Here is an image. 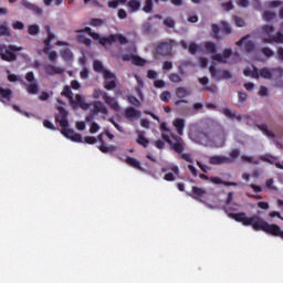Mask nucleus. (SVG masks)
<instances>
[{"label":"nucleus","mask_w":283,"mask_h":283,"mask_svg":"<svg viewBox=\"0 0 283 283\" xmlns=\"http://www.w3.org/2000/svg\"><path fill=\"white\" fill-rule=\"evenodd\" d=\"M83 32H86V34L93 38L94 41H98L99 45H103V48H105L106 45H112L116 42H118L120 45H127V43H129V40H127L123 34H111L108 36H101V34L93 32L92 28L90 27L75 30V34H83Z\"/></svg>","instance_id":"nucleus-2"},{"label":"nucleus","mask_w":283,"mask_h":283,"mask_svg":"<svg viewBox=\"0 0 283 283\" xmlns=\"http://www.w3.org/2000/svg\"><path fill=\"white\" fill-rule=\"evenodd\" d=\"M247 93L238 92V101L239 103H247Z\"/></svg>","instance_id":"nucleus-63"},{"label":"nucleus","mask_w":283,"mask_h":283,"mask_svg":"<svg viewBox=\"0 0 283 283\" xmlns=\"http://www.w3.org/2000/svg\"><path fill=\"white\" fill-rule=\"evenodd\" d=\"M255 50V44L251 41L247 42L244 45V51L245 52H253Z\"/></svg>","instance_id":"nucleus-59"},{"label":"nucleus","mask_w":283,"mask_h":283,"mask_svg":"<svg viewBox=\"0 0 283 283\" xmlns=\"http://www.w3.org/2000/svg\"><path fill=\"white\" fill-rule=\"evenodd\" d=\"M163 23L166 28H170V29L176 28V20L174 18L168 17L164 19Z\"/></svg>","instance_id":"nucleus-46"},{"label":"nucleus","mask_w":283,"mask_h":283,"mask_svg":"<svg viewBox=\"0 0 283 283\" xmlns=\"http://www.w3.org/2000/svg\"><path fill=\"white\" fill-rule=\"evenodd\" d=\"M143 10L146 12V14L151 13V11L154 10V2L151 0H146Z\"/></svg>","instance_id":"nucleus-47"},{"label":"nucleus","mask_w":283,"mask_h":283,"mask_svg":"<svg viewBox=\"0 0 283 283\" xmlns=\"http://www.w3.org/2000/svg\"><path fill=\"white\" fill-rule=\"evenodd\" d=\"M222 114H224L227 118H235V120H242V115H235V113L231 112L229 108H223Z\"/></svg>","instance_id":"nucleus-31"},{"label":"nucleus","mask_w":283,"mask_h":283,"mask_svg":"<svg viewBox=\"0 0 283 283\" xmlns=\"http://www.w3.org/2000/svg\"><path fill=\"white\" fill-rule=\"evenodd\" d=\"M169 81L171 83H182V77H180V75H178L177 73H170Z\"/></svg>","instance_id":"nucleus-49"},{"label":"nucleus","mask_w":283,"mask_h":283,"mask_svg":"<svg viewBox=\"0 0 283 283\" xmlns=\"http://www.w3.org/2000/svg\"><path fill=\"white\" fill-rule=\"evenodd\" d=\"M209 165L220 166V165H233V160L223 155H213L208 158Z\"/></svg>","instance_id":"nucleus-11"},{"label":"nucleus","mask_w":283,"mask_h":283,"mask_svg":"<svg viewBox=\"0 0 283 283\" xmlns=\"http://www.w3.org/2000/svg\"><path fill=\"white\" fill-rule=\"evenodd\" d=\"M125 163L127 165H129V167H133V169H138L139 171H145V169L143 168V166L140 165V161H138L136 158L134 157H127Z\"/></svg>","instance_id":"nucleus-25"},{"label":"nucleus","mask_w":283,"mask_h":283,"mask_svg":"<svg viewBox=\"0 0 283 283\" xmlns=\"http://www.w3.org/2000/svg\"><path fill=\"white\" fill-rule=\"evenodd\" d=\"M231 54H233L231 49H224L222 54L214 53V55H212V61H217L218 63H227V59H231Z\"/></svg>","instance_id":"nucleus-16"},{"label":"nucleus","mask_w":283,"mask_h":283,"mask_svg":"<svg viewBox=\"0 0 283 283\" xmlns=\"http://www.w3.org/2000/svg\"><path fill=\"white\" fill-rule=\"evenodd\" d=\"M127 6L130 9V12H138V10H140V1L138 0H130Z\"/></svg>","instance_id":"nucleus-32"},{"label":"nucleus","mask_w":283,"mask_h":283,"mask_svg":"<svg viewBox=\"0 0 283 283\" xmlns=\"http://www.w3.org/2000/svg\"><path fill=\"white\" fill-rule=\"evenodd\" d=\"M60 115H55L56 123H60V127H62L61 134L65 136V138H70L73 143H83V136L81 134L74 132V129L70 128V122L67 120V111L63 108V106H57Z\"/></svg>","instance_id":"nucleus-3"},{"label":"nucleus","mask_w":283,"mask_h":283,"mask_svg":"<svg viewBox=\"0 0 283 283\" xmlns=\"http://www.w3.org/2000/svg\"><path fill=\"white\" fill-rule=\"evenodd\" d=\"M104 102L114 112H120V105H118V101H116V98H114V97H112V96L106 94V95H104Z\"/></svg>","instance_id":"nucleus-18"},{"label":"nucleus","mask_w":283,"mask_h":283,"mask_svg":"<svg viewBox=\"0 0 283 283\" xmlns=\"http://www.w3.org/2000/svg\"><path fill=\"white\" fill-rule=\"evenodd\" d=\"M23 46H17L9 44L8 46L0 44V59L7 61V63H12L17 61V52H22Z\"/></svg>","instance_id":"nucleus-6"},{"label":"nucleus","mask_w":283,"mask_h":283,"mask_svg":"<svg viewBox=\"0 0 283 283\" xmlns=\"http://www.w3.org/2000/svg\"><path fill=\"white\" fill-rule=\"evenodd\" d=\"M105 136H107V138L109 140H114V134L109 133V130H105L104 133H101L97 136L98 143H101V145L98 146V149H99V151H102V154H114V151H116V146L106 145L105 139H104Z\"/></svg>","instance_id":"nucleus-8"},{"label":"nucleus","mask_w":283,"mask_h":283,"mask_svg":"<svg viewBox=\"0 0 283 283\" xmlns=\"http://www.w3.org/2000/svg\"><path fill=\"white\" fill-rule=\"evenodd\" d=\"M191 138L199 145H211V125L207 126L203 130L192 133Z\"/></svg>","instance_id":"nucleus-7"},{"label":"nucleus","mask_w":283,"mask_h":283,"mask_svg":"<svg viewBox=\"0 0 283 283\" xmlns=\"http://www.w3.org/2000/svg\"><path fill=\"white\" fill-rule=\"evenodd\" d=\"M240 157V149L234 148L230 151L229 159L232 160V163H235V159Z\"/></svg>","instance_id":"nucleus-51"},{"label":"nucleus","mask_w":283,"mask_h":283,"mask_svg":"<svg viewBox=\"0 0 283 283\" xmlns=\"http://www.w3.org/2000/svg\"><path fill=\"white\" fill-rule=\"evenodd\" d=\"M93 70L94 72H102L103 74H105V67L103 66V62L95 60L93 62Z\"/></svg>","instance_id":"nucleus-35"},{"label":"nucleus","mask_w":283,"mask_h":283,"mask_svg":"<svg viewBox=\"0 0 283 283\" xmlns=\"http://www.w3.org/2000/svg\"><path fill=\"white\" fill-rule=\"evenodd\" d=\"M92 112L94 115H98V114L107 115L108 114L107 107L104 106L103 102H101V101L94 102Z\"/></svg>","instance_id":"nucleus-21"},{"label":"nucleus","mask_w":283,"mask_h":283,"mask_svg":"<svg viewBox=\"0 0 283 283\" xmlns=\"http://www.w3.org/2000/svg\"><path fill=\"white\" fill-rule=\"evenodd\" d=\"M105 95H107V93L105 91H101V90H95L93 93V97L94 98H98L99 96L103 97V99H105Z\"/></svg>","instance_id":"nucleus-57"},{"label":"nucleus","mask_w":283,"mask_h":283,"mask_svg":"<svg viewBox=\"0 0 283 283\" xmlns=\"http://www.w3.org/2000/svg\"><path fill=\"white\" fill-rule=\"evenodd\" d=\"M275 17H277V14H275V12L273 11H264L263 12V21H273V19H275Z\"/></svg>","instance_id":"nucleus-43"},{"label":"nucleus","mask_w":283,"mask_h":283,"mask_svg":"<svg viewBox=\"0 0 283 283\" xmlns=\"http://www.w3.org/2000/svg\"><path fill=\"white\" fill-rule=\"evenodd\" d=\"M13 30H25V24L21 21H15L12 23Z\"/></svg>","instance_id":"nucleus-55"},{"label":"nucleus","mask_w":283,"mask_h":283,"mask_svg":"<svg viewBox=\"0 0 283 283\" xmlns=\"http://www.w3.org/2000/svg\"><path fill=\"white\" fill-rule=\"evenodd\" d=\"M221 32L222 34L229 35L233 32L231 25L227 23V21H221Z\"/></svg>","instance_id":"nucleus-37"},{"label":"nucleus","mask_w":283,"mask_h":283,"mask_svg":"<svg viewBox=\"0 0 283 283\" xmlns=\"http://www.w3.org/2000/svg\"><path fill=\"white\" fill-rule=\"evenodd\" d=\"M133 65H138L139 67H143L145 65V63H147L145 61V59L138 56V55H133Z\"/></svg>","instance_id":"nucleus-42"},{"label":"nucleus","mask_w":283,"mask_h":283,"mask_svg":"<svg viewBox=\"0 0 283 283\" xmlns=\"http://www.w3.org/2000/svg\"><path fill=\"white\" fill-rule=\"evenodd\" d=\"M159 129L161 132V139L169 145V147L176 153L181 156L182 160H186V163H193V159L191 158V154L184 153L185 151V139L182 137L174 134L172 130L167 126V123H161L159 126Z\"/></svg>","instance_id":"nucleus-1"},{"label":"nucleus","mask_w":283,"mask_h":283,"mask_svg":"<svg viewBox=\"0 0 283 283\" xmlns=\"http://www.w3.org/2000/svg\"><path fill=\"white\" fill-rule=\"evenodd\" d=\"M174 50L171 41H165L158 44L156 52L159 56H169Z\"/></svg>","instance_id":"nucleus-13"},{"label":"nucleus","mask_w":283,"mask_h":283,"mask_svg":"<svg viewBox=\"0 0 283 283\" xmlns=\"http://www.w3.org/2000/svg\"><path fill=\"white\" fill-rule=\"evenodd\" d=\"M262 30V41L263 43H283V33L282 32H276L275 35H273V32H275V27L271 24H264L261 27Z\"/></svg>","instance_id":"nucleus-5"},{"label":"nucleus","mask_w":283,"mask_h":283,"mask_svg":"<svg viewBox=\"0 0 283 283\" xmlns=\"http://www.w3.org/2000/svg\"><path fill=\"white\" fill-rule=\"evenodd\" d=\"M234 23L238 28H244V25H247V23L244 22V19L240 17H234Z\"/></svg>","instance_id":"nucleus-56"},{"label":"nucleus","mask_w":283,"mask_h":283,"mask_svg":"<svg viewBox=\"0 0 283 283\" xmlns=\"http://www.w3.org/2000/svg\"><path fill=\"white\" fill-rule=\"evenodd\" d=\"M261 52L266 59H271V56L275 55V52H273V50H271V48L268 46L262 48Z\"/></svg>","instance_id":"nucleus-48"},{"label":"nucleus","mask_w":283,"mask_h":283,"mask_svg":"<svg viewBox=\"0 0 283 283\" xmlns=\"http://www.w3.org/2000/svg\"><path fill=\"white\" fill-rule=\"evenodd\" d=\"M205 48H206V52H208L209 54H216L218 50L216 46V43L213 42H206Z\"/></svg>","instance_id":"nucleus-39"},{"label":"nucleus","mask_w":283,"mask_h":283,"mask_svg":"<svg viewBox=\"0 0 283 283\" xmlns=\"http://www.w3.org/2000/svg\"><path fill=\"white\" fill-rule=\"evenodd\" d=\"M43 126H44L46 129H51V130L56 129V127H54V124H52V122H50V120H48V119H44V120H43Z\"/></svg>","instance_id":"nucleus-62"},{"label":"nucleus","mask_w":283,"mask_h":283,"mask_svg":"<svg viewBox=\"0 0 283 283\" xmlns=\"http://www.w3.org/2000/svg\"><path fill=\"white\" fill-rule=\"evenodd\" d=\"M61 56L64 61H72L73 54L70 49H64L61 51Z\"/></svg>","instance_id":"nucleus-40"},{"label":"nucleus","mask_w":283,"mask_h":283,"mask_svg":"<svg viewBox=\"0 0 283 283\" xmlns=\"http://www.w3.org/2000/svg\"><path fill=\"white\" fill-rule=\"evenodd\" d=\"M227 143V130L220 124L210 125V145L214 147H224Z\"/></svg>","instance_id":"nucleus-4"},{"label":"nucleus","mask_w":283,"mask_h":283,"mask_svg":"<svg viewBox=\"0 0 283 283\" xmlns=\"http://www.w3.org/2000/svg\"><path fill=\"white\" fill-rule=\"evenodd\" d=\"M211 28H212V32L214 34V39L217 41H222V39H224V36H222L220 34V27L218 24H212Z\"/></svg>","instance_id":"nucleus-38"},{"label":"nucleus","mask_w":283,"mask_h":283,"mask_svg":"<svg viewBox=\"0 0 283 283\" xmlns=\"http://www.w3.org/2000/svg\"><path fill=\"white\" fill-rule=\"evenodd\" d=\"M221 8H223V10H224L226 12H229V11L233 10V2H231V1H229V2H223V3L221 4Z\"/></svg>","instance_id":"nucleus-58"},{"label":"nucleus","mask_w":283,"mask_h":283,"mask_svg":"<svg viewBox=\"0 0 283 283\" xmlns=\"http://www.w3.org/2000/svg\"><path fill=\"white\" fill-rule=\"evenodd\" d=\"M188 52H190L191 54H196V52H198V44L196 43H190L188 45Z\"/></svg>","instance_id":"nucleus-60"},{"label":"nucleus","mask_w":283,"mask_h":283,"mask_svg":"<svg viewBox=\"0 0 283 283\" xmlns=\"http://www.w3.org/2000/svg\"><path fill=\"white\" fill-rule=\"evenodd\" d=\"M98 129H101V126H98V125L96 124V122H93V123L91 124L90 133H91V134H96V133L98 132Z\"/></svg>","instance_id":"nucleus-61"},{"label":"nucleus","mask_w":283,"mask_h":283,"mask_svg":"<svg viewBox=\"0 0 283 283\" xmlns=\"http://www.w3.org/2000/svg\"><path fill=\"white\" fill-rule=\"evenodd\" d=\"M77 41H80V43H83L87 48H90V45H92V40L90 38H85V35H78Z\"/></svg>","instance_id":"nucleus-50"},{"label":"nucleus","mask_w":283,"mask_h":283,"mask_svg":"<svg viewBox=\"0 0 283 283\" xmlns=\"http://www.w3.org/2000/svg\"><path fill=\"white\" fill-rule=\"evenodd\" d=\"M21 6H23V8L27 10H31V12H34V14H43V9L34 3L29 2L28 0H22Z\"/></svg>","instance_id":"nucleus-19"},{"label":"nucleus","mask_w":283,"mask_h":283,"mask_svg":"<svg viewBox=\"0 0 283 283\" xmlns=\"http://www.w3.org/2000/svg\"><path fill=\"white\" fill-rule=\"evenodd\" d=\"M125 116L126 118H128V120H134V118H140V111L134 107H128L125 109Z\"/></svg>","instance_id":"nucleus-24"},{"label":"nucleus","mask_w":283,"mask_h":283,"mask_svg":"<svg viewBox=\"0 0 283 283\" xmlns=\"http://www.w3.org/2000/svg\"><path fill=\"white\" fill-rule=\"evenodd\" d=\"M12 90L0 86V103L3 105H10V103H12Z\"/></svg>","instance_id":"nucleus-15"},{"label":"nucleus","mask_w":283,"mask_h":283,"mask_svg":"<svg viewBox=\"0 0 283 283\" xmlns=\"http://www.w3.org/2000/svg\"><path fill=\"white\" fill-rule=\"evenodd\" d=\"M206 193H207V189L200 188L198 186H193L192 191L188 192V196L193 200H198V202H205L202 198H205Z\"/></svg>","instance_id":"nucleus-14"},{"label":"nucleus","mask_w":283,"mask_h":283,"mask_svg":"<svg viewBox=\"0 0 283 283\" xmlns=\"http://www.w3.org/2000/svg\"><path fill=\"white\" fill-rule=\"evenodd\" d=\"M84 143H86L87 145H96V143H98V138L86 136L84 137Z\"/></svg>","instance_id":"nucleus-54"},{"label":"nucleus","mask_w":283,"mask_h":283,"mask_svg":"<svg viewBox=\"0 0 283 283\" xmlns=\"http://www.w3.org/2000/svg\"><path fill=\"white\" fill-rule=\"evenodd\" d=\"M136 143L142 145V147H147L149 145V139L145 137V132L138 130L137 132V139Z\"/></svg>","instance_id":"nucleus-27"},{"label":"nucleus","mask_w":283,"mask_h":283,"mask_svg":"<svg viewBox=\"0 0 283 283\" xmlns=\"http://www.w3.org/2000/svg\"><path fill=\"white\" fill-rule=\"evenodd\" d=\"M210 182H212V185H224V187H238L237 182L224 181L220 177H210Z\"/></svg>","instance_id":"nucleus-23"},{"label":"nucleus","mask_w":283,"mask_h":283,"mask_svg":"<svg viewBox=\"0 0 283 283\" xmlns=\"http://www.w3.org/2000/svg\"><path fill=\"white\" fill-rule=\"evenodd\" d=\"M128 102H129L130 105H133L134 107H140V101H138L137 97L134 96V95L128 96Z\"/></svg>","instance_id":"nucleus-53"},{"label":"nucleus","mask_w":283,"mask_h":283,"mask_svg":"<svg viewBox=\"0 0 283 283\" xmlns=\"http://www.w3.org/2000/svg\"><path fill=\"white\" fill-rule=\"evenodd\" d=\"M209 72L214 81H229V78H233L231 72L227 70H217L216 66H209Z\"/></svg>","instance_id":"nucleus-9"},{"label":"nucleus","mask_w":283,"mask_h":283,"mask_svg":"<svg viewBox=\"0 0 283 283\" xmlns=\"http://www.w3.org/2000/svg\"><path fill=\"white\" fill-rule=\"evenodd\" d=\"M25 80L28 81V83H34L35 78H34V72H28L25 74Z\"/></svg>","instance_id":"nucleus-64"},{"label":"nucleus","mask_w":283,"mask_h":283,"mask_svg":"<svg viewBox=\"0 0 283 283\" xmlns=\"http://www.w3.org/2000/svg\"><path fill=\"white\" fill-rule=\"evenodd\" d=\"M43 52L49 56V61H51V63L56 61V53L55 51H50V46H44Z\"/></svg>","instance_id":"nucleus-34"},{"label":"nucleus","mask_w":283,"mask_h":283,"mask_svg":"<svg viewBox=\"0 0 283 283\" xmlns=\"http://www.w3.org/2000/svg\"><path fill=\"white\" fill-rule=\"evenodd\" d=\"M39 32H40L39 25L31 24L28 27V34H30L31 36H36Z\"/></svg>","instance_id":"nucleus-44"},{"label":"nucleus","mask_w":283,"mask_h":283,"mask_svg":"<svg viewBox=\"0 0 283 283\" xmlns=\"http://www.w3.org/2000/svg\"><path fill=\"white\" fill-rule=\"evenodd\" d=\"M104 87L105 90H116V75L111 71H104Z\"/></svg>","instance_id":"nucleus-12"},{"label":"nucleus","mask_w":283,"mask_h":283,"mask_svg":"<svg viewBox=\"0 0 283 283\" xmlns=\"http://www.w3.org/2000/svg\"><path fill=\"white\" fill-rule=\"evenodd\" d=\"M61 96H65L69 98L70 103H74V93H72V88H70V86H64L63 91L61 92Z\"/></svg>","instance_id":"nucleus-28"},{"label":"nucleus","mask_w":283,"mask_h":283,"mask_svg":"<svg viewBox=\"0 0 283 283\" xmlns=\"http://www.w3.org/2000/svg\"><path fill=\"white\" fill-rule=\"evenodd\" d=\"M263 163H269L270 165H274L276 169H283V164H281L277 158L269 155H263L260 157Z\"/></svg>","instance_id":"nucleus-20"},{"label":"nucleus","mask_w":283,"mask_h":283,"mask_svg":"<svg viewBox=\"0 0 283 283\" xmlns=\"http://www.w3.org/2000/svg\"><path fill=\"white\" fill-rule=\"evenodd\" d=\"M159 98L164 103H169V99L171 98V93L169 91H165L160 94Z\"/></svg>","instance_id":"nucleus-52"},{"label":"nucleus","mask_w":283,"mask_h":283,"mask_svg":"<svg viewBox=\"0 0 283 283\" xmlns=\"http://www.w3.org/2000/svg\"><path fill=\"white\" fill-rule=\"evenodd\" d=\"M105 24V20L101 18H92L88 22V25H92V28H101V25Z\"/></svg>","instance_id":"nucleus-33"},{"label":"nucleus","mask_w":283,"mask_h":283,"mask_svg":"<svg viewBox=\"0 0 283 283\" xmlns=\"http://www.w3.org/2000/svg\"><path fill=\"white\" fill-rule=\"evenodd\" d=\"M28 94H39V84L36 82L25 84Z\"/></svg>","instance_id":"nucleus-30"},{"label":"nucleus","mask_w":283,"mask_h":283,"mask_svg":"<svg viewBox=\"0 0 283 283\" xmlns=\"http://www.w3.org/2000/svg\"><path fill=\"white\" fill-rule=\"evenodd\" d=\"M259 129H261V132H263V134H265V136H268V138L275 137V134L273 132L269 130V126H266V124L260 125Z\"/></svg>","instance_id":"nucleus-36"},{"label":"nucleus","mask_w":283,"mask_h":283,"mask_svg":"<svg viewBox=\"0 0 283 283\" xmlns=\"http://www.w3.org/2000/svg\"><path fill=\"white\" fill-rule=\"evenodd\" d=\"M191 94V91L185 88V87H177L176 88V96L177 98H187Z\"/></svg>","instance_id":"nucleus-29"},{"label":"nucleus","mask_w":283,"mask_h":283,"mask_svg":"<svg viewBox=\"0 0 283 283\" xmlns=\"http://www.w3.org/2000/svg\"><path fill=\"white\" fill-rule=\"evenodd\" d=\"M172 126L175 127L179 138L185 134V119L177 117L172 122Z\"/></svg>","instance_id":"nucleus-17"},{"label":"nucleus","mask_w":283,"mask_h":283,"mask_svg":"<svg viewBox=\"0 0 283 283\" xmlns=\"http://www.w3.org/2000/svg\"><path fill=\"white\" fill-rule=\"evenodd\" d=\"M161 174H165L164 180L167 182H174V180H176V176H180V169L178 166L163 167Z\"/></svg>","instance_id":"nucleus-10"},{"label":"nucleus","mask_w":283,"mask_h":283,"mask_svg":"<svg viewBox=\"0 0 283 283\" xmlns=\"http://www.w3.org/2000/svg\"><path fill=\"white\" fill-rule=\"evenodd\" d=\"M11 34L8 24H0V36H11Z\"/></svg>","instance_id":"nucleus-41"},{"label":"nucleus","mask_w":283,"mask_h":283,"mask_svg":"<svg viewBox=\"0 0 283 283\" xmlns=\"http://www.w3.org/2000/svg\"><path fill=\"white\" fill-rule=\"evenodd\" d=\"M260 76H262V78H273V73H271V70L268 67H263L260 70Z\"/></svg>","instance_id":"nucleus-45"},{"label":"nucleus","mask_w":283,"mask_h":283,"mask_svg":"<svg viewBox=\"0 0 283 283\" xmlns=\"http://www.w3.org/2000/svg\"><path fill=\"white\" fill-rule=\"evenodd\" d=\"M44 29L46 30L48 39L44 40V48H50L52 45V42L56 39L54 33H52V29L50 25H45Z\"/></svg>","instance_id":"nucleus-26"},{"label":"nucleus","mask_w":283,"mask_h":283,"mask_svg":"<svg viewBox=\"0 0 283 283\" xmlns=\"http://www.w3.org/2000/svg\"><path fill=\"white\" fill-rule=\"evenodd\" d=\"M44 72L49 74V76H54V74H63L64 70L52 64H46L44 65Z\"/></svg>","instance_id":"nucleus-22"}]
</instances>
